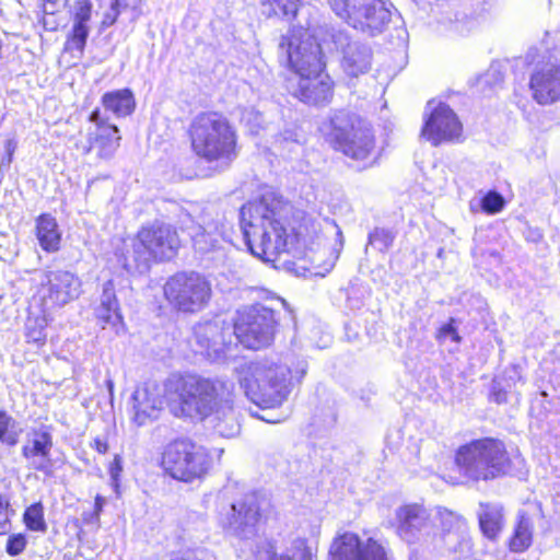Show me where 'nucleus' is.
Instances as JSON below:
<instances>
[{
    "mask_svg": "<svg viewBox=\"0 0 560 560\" xmlns=\"http://www.w3.org/2000/svg\"><path fill=\"white\" fill-rule=\"evenodd\" d=\"M279 58L294 71L289 80V91L300 101L320 105L332 96V82L324 73V62L319 44L306 32L293 31L283 35L278 46Z\"/></svg>",
    "mask_w": 560,
    "mask_h": 560,
    "instance_id": "nucleus-1",
    "label": "nucleus"
},
{
    "mask_svg": "<svg viewBox=\"0 0 560 560\" xmlns=\"http://www.w3.org/2000/svg\"><path fill=\"white\" fill-rule=\"evenodd\" d=\"M285 205L272 195L249 201L241 208V228L250 253L266 261H275L287 252L290 235L281 222Z\"/></svg>",
    "mask_w": 560,
    "mask_h": 560,
    "instance_id": "nucleus-2",
    "label": "nucleus"
},
{
    "mask_svg": "<svg viewBox=\"0 0 560 560\" xmlns=\"http://www.w3.org/2000/svg\"><path fill=\"white\" fill-rule=\"evenodd\" d=\"M233 387L231 382L220 378L174 373L165 380L163 392L167 399L178 401L180 416L205 419L232 396Z\"/></svg>",
    "mask_w": 560,
    "mask_h": 560,
    "instance_id": "nucleus-3",
    "label": "nucleus"
},
{
    "mask_svg": "<svg viewBox=\"0 0 560 560\" xmlns=\"http://www.w3.org/2000/svg\"><path fill=\"white\" fill-rule=\"evenodd\" d=\"M179 244L178 234L170 224L154 222L142 226L122 254V266L128 272H145L152 261L173 258Z\"/></svg>",
    "mask_w": 560,
    "mask_h": 560,
    "instance_id": "nucleus-4",
    "label": "nucleus"
},
{
    "mask_svg": "<svg viewBox=\"0 0 560 560\" xmlns=\"http://www.w3.org/2000/svg\"><path fill=\"white\" fill-rule=\"evenodd\" d=\"M290 370L268 361L248 362L241 368L240 384L248 399L261 408H275L290 393Z\"/></svg>",
    "mask_w": 560,
    "mask_h": 560,
    "instance_id": "nucleus-5",
    "label": "nucleus"
},
{
    "mask_svg": "<svg viewBox=\"0 0 560 560\" xmlns=\"http://www.w3.org/2000/svg\"><path fill=\"white\" fill-rule=\"evenodd\" d=\"M459 472L472 481L500 478L509 471L510 457L502 441L492 438L462 445L455 456Z\"/></svg>",
    "mask_w": 560,
    "mask_h": 560,
    "instance_id": "nucleus-6",
    "label": "nucleus"
},
{
    "mask_svg": "<svg viewBox=\"0 0 560 560\" xmlns=\"http://www.w3.org/2000/svg\"><path fill=\"white\" fill-rule=\"evenodd\" d=\"M194 152L209 162L235 156L236 136L229 120L215 112L201 113L190 124Z\"/></svg>",
    "mask_w": 560,
    "mask_h": 560,
    "instance_id": "nucleus-7",
    "label": "nucleus"
},
{
    "mask_svg": "<svg viewBox=\"0 0 560 560\" xmlns=\"http://www.w3.org/2000/svg\"><path fill=\"white\" fill-rule=\"evenodd\" d=\"M327 140L332 148L354 161H366L375 149L371 126L358 115L340 110L329 122Z\"/></svg>",
    "mask_w": 560,
    "mask_h": 560,
    "instance_id": "nucleus-8",
    "label": "nucleus"
},
{
    "mask_svg": "<svg viewBox=\"0 0 560 560\" xmlns=\"http://www.w3.org/2000/svg\"><path fill=\"white\" fill-rule=\"evenodd\" d=\"M278 325V312L272 305L255 303L236 311L233 328L244 347L258 350L272 343Z\"/></svg>",
    "mask_w": 560,
    "mask_h": 560,
    "instance_id": "nucleus-9",
    "label": "nucleus"
},
{
    "mask_svg": "<svg viewBox=\"0 0 560 560\" xmlns=\"http://www.w3.org/2000/svg\"><path fill=\"white\" fill-rule=\"evenodd\" d=\"M207 450L189 439L168 443L162 454V467L172 478L191 482L203 477L210 468Z\"/></svg>",
    "mask_w": 560,
    "mask_h": 560,
    "instance_id": "nucleus-10",
    "label": "nucleus"
},
{
    "mask_svg": "<svg viewBox=\"0 0 560 560\" xmlns=\"http://www.w3.org/2000/svg\"><path fill=\"white\" fill-rule=\"evenodd\" d=\"M330 9L351 27L375 36L390 22V10L384 0H328Z\"/></svg>",
    "mask_w": 560,
    "mask_h": 560,
    "instance_id": "nucleus-11",
    "label": "nucleus"
},
{
    "mask_svg": "<svg viewBox=\"0 0 560 560\" xmlns=\"http://www.w3.org/2000/svg\"><path fill=\"white\" fill-rule=\"evenodd\" d=\"M212 289L210 281L202 275L177 272L164 284V296L168 304L183 313H197L210 302Z\"/></svg>",
    "mask_w": 560,
    "mask_h": 560,
    "instance_id": "nucleus-12",
    "label": "nucleus"
},
{
    "mask_svg": "<svg viewBox=\"0 0 560 560\" xmlns=\"http://www.w3.org/2000/svg\"><path fill=\"white\" fill-rule=\"evenodd\" d=\"M180 223L189 230L196 250L209 253L221 248L228 241V228L221 215L213 208H206L199 212L197 220L188 210H183L179 215Z\"/></svg>",
    "mask_w": 560,
    "mask_h": 560,
    "instance_id": "nucleus-13",
    "label": "nucleus"
},
{
    "mask_svg": "<svg viewBox=\"0 0 560 560\" xmlns=\"http://www.w3.org/2000/svg\"><path fill=\"white\" fill-rule=\"evenodd\" d=\"M330 560H390V551L373 537L361 539L354 533H345L334 539Z\"/></svg>",
    "mask_w": 560,
    "mask_h": 560,
    "instance_id": "nucleus-14",
    "label": "nucleus"
},
{
    "mask_svg": "<svg viewBox=\"0 0 560 560\" xmlns=\"http://www.w3.org/2000/svg\"><path fill=\"white\" fill-rule=\"evenodd\" d=\"M259 520L258 498L249 493L230 505L228 512L221 517V524L231 535L249 539L257 534Z\"/></svg>",
    "mask_w": 560,
    "mask_h": 560,
    "instance_id": "nucleus-15",
    "label": "nucleus"
},
{
    "mask_svg": "<svg viewBox=\"0 0 560 560\" xmlns=\"http://www.w3.org/2000/svg\"><path fill=\"white\" fill-rule=\"evenodd\" d=\"M394 526L396 535L408 545L424 541L431 532L429 511L419 503H408L395 510Z\"/></svg>",
    "mask_w": 560,
    "mask_h": 560,
    "instance_id": "nucleus-16",
    "label": "nucleus"
},
{
    "mask_svg": "<svg viewBox=\"0 0 560 560\" xmlns=\"http://www.w3.org/2000/svg\"><path fill=\"white\" fill-rule=\"evenodd\" d=\"M39 294L47 310L63 306L80 296L81 280L70 271H47Z\"/></svg>",
    "mask_w": 560,
    "mask_h": 560,
    "instance_id": "nucleus-17",
    "label": "nucleus"
},
{
    "mask_svg": "<svg viewBox=\"0 0 560 560\" xmlns=\"http://www.w3.org/2000/svg\"><path fill=\"white\" fill-rule=\"evenodd\" d=\"M199 352L210 360H220L235 337L234 328L222 319L199 323L194 329Z\"/></svg>",
    "mask_w": 560,
    "mask_h": 560,
    "instance_id": "nucleus-18",
    "label": "nucleus"
},
{
    "mask_svg": "<svg viewBox=\"0 0 560 560\" xmlns=\"http://www.w3.org/2000/svg\"><path fill=\"white\" fill-rule=\"evenodd\" d=\"M332 44L341 55V67L351 78H358L369 72L372 66V49L352 39L348 33L338 31L331 35Z\"/></svg>",
    "mask_w": 560,
    "mask_h": 560,
    "instance_id": "nucleus-19",
    "label": "nucleus"
},
{
    "mask_svg": "<svg viewBox=\"0 0 560 560\" xmlns=\"http://www.w3.org/2000/svg\"><path fill=\"white\" fill-rule=\"evenodd\" d=\"M432 103H428L427 110L430 109L428 118L421 131V136L433 145H439L443 141L457 139L462 132V124L453 109L443 103L431 108Z\"/></svg>",
    "mask_w": 560,
    "mask_h": 560,
    "instance_id": "nucleus-20",
    "label": "nucleus"
},
{
    "mask_svg": "<svg viewBox=\"0 0 560 560\" xmlns=\"http://www.w3.org/2000/svg\"><path fill=\"white\" fill-rule=\"evenodd\" d=\"M165 395L155 382H147L137 387L132 394L133 419L138 425H143L148 420L158 417L164 404Z\"/></svg>",
    "mask_w": 560,
    "mask_h": 560,
    "instance_id": "nucleus-21",
    "label": "nucleus"
},
{
    "mask_svg": "<svg viewBox=\"0 0 560 560\" xmlns=\"http://www.w3.org/2000/svg\"><path fill=\"white\" fill-rule=\"evenodd\" d=\"M529 86L533 97L539 104L560 101V68L555 65L539 68L532 74Z\"/></svg>",
    "mask_w": 560,
    "mask_h": 560,
    "instance_id": "nucleus-22",
    "label": "nucleus"
},
{
    "mask_svg": "<svg viewBox=\"0 0 560 560\" xmlns=\"http://www.w3.org/2000/svg\"><path fill=\"white\" fill-rule=\"evenodd\" d=\"M446 548L453 553H464L469 550L470 544L464 536L465 522L462 516L447 509L436 512Z\"/></svg>",
    "mask_w": 560,
    "mask_h": 560,
    "instance_id": "nucleus-23",
    "label": "nucleus"
},
{
    "mask_svg": "<svg viewBox=\"0 0 560 560\" xmlns=\"http://www.w3.org/2000/svg\"><path fill=\"white\" fill-rule=\"evenodd\" d=\"M92 3L90 0H77L73 7V26L68 38L67 48L83 52L90 33L88 22L92 16Z\"/></svg>",
    "mask_w": 560,
    "mask_h": 560,
    "instance_id": "nucleus-24",
    "label": "nucleus"
},
{
    "mask_svg": "<svg viewBox=\"0 0 560 560\" xmlns=\"http://www.w3.org/2000/svg\"><path fill=\"white\" fill-rule=\"evenodd\" d=\"M485 11V0H459L453 4L448 21L456 32L464 34L474 27L476 20Z\"/></svg>",
    "mask_w": 560,
    "mask_h": 560,
    "instance_id": "nucleus-25",
    "label": "nucleus"
},
{
    "mask_svg": "<svg viewBox=\"0 0 560 560\" xmlns=\"http://www.w3.org/2000/svg\"><path fill=\"white\" fill-rule=\"evenodd\" d=\"M120 136L116 126H105L101 130L89 131L88 144L83 152L89 154L93 149L97 150L101 159H110L119 147Z\"/></svg>",
    "mask_w": 560,
    "mask_h": 560,
    "instance_id": "nucleus-26",
    "label": "nucleus"
},
{
    "mask_svg": "<svg viewBox=\"0 0 560 560\" xmlns=\"http://www.w3.org/2000/svg\"><path fill=\"white\" fill-rule=\"evenodd\" d=\"M214 431L223 438H233L240 432V424L233 407V395L221 401L209 416Z\"/></svg>",
    "mask_w": 560,
    "mask_h": 560,
    "instance_id": "nucleus-27",
    "label": "nucleus"
},
{
    "mask_svg": "<svg viewBox=\"0 0 560 560\" xmlns=\"http://www.w3.org/2000/svg\"><path fill=\"white\" fill-rule=\"evenodd\" d=\"M102 104L106 110L117 117H126L132 114L136 107L133 93L129 89L107 92L102 96Z\"/></svg>",
    "mask_w": 560,
    "mask_h": 560,
    "instance_id": "nucleus-28",
    "label": "nucleus"
},
{
    "mask_svg": "<svg viewBox=\"0 0 560 560\" xmlns=\"http://www.w3.org/2000/svg\"><path fill=\"white\" fill-rule=\"evenodd\" d=\"M478 520L483 535L490 539L495 538L502 529V506L495 503H480Z\"/></svg>",
    "mask_w": 560,
    "mask_h": 560,
    "instance_id": "nucleus-29",
    "label": "nucleus"
},
{
    "mask_svg": "<svg viewBox=\"0 0 560 560\" xmlns=\"http://www.w3.org/2000/svg\"><path fill=\"white\" fill-rule=\"evenodd\" d=\"M36 235L40 247L46 252L59 249L60 233L56 219L49 214H42L36 221Z\"/></svg>",
    "mask_w": 560,
    "mask_h": 560,
    "instance_id": "nucleus-30",
    "label": "nucleus"
},
{
    "mask_svg": "<svg viewBox=\"0 0 560 560\" xmlns=\"http://www.w3.org/2000/svg\"><path fill=\"white\" fill-rule=\"evenodd\" d=\"M533 527V522L526 514L518 515V522L510 540L512 551L523 552L532 545Z\"/></svg>",
    "mask_w": 560,
    "mask_h": 560,
    "instance_id": "nucleus-31",
    "label": "nucleus"
},
{
    "mask_svg": "<svg viewBox=\"0 0 560 560\" xmlns=\"http://www.w3.org/2000/svg\"><path fill=\"white\" fill-rule=\"evenodd\" d=\"M52 436L46 431H35L22 447L24 457L50 456Z\"/></svg>",
    "mask_w": 560,
    "mask_h": 560,
    "instance_id": "nucleus-32",
    "label": "nucleus"
},
{
    "mask_svg": "<svg viewBox=\"0 0 560 560\" xmlns=\"http://www.w3.org/2000/svg\"><path fill=\"white\" fill-rule=\"evenodd\" d=\"M300 0H261L264 13L268 16L294 18L299 10Z\"/></svg>",
    "mask_w": 560,
    "mask_h": 560,
    "instance_id": "nucleus-33",
    "label": "nucleus"
},
{
    "mask_svg": "<svg viewBox=\"0 0 560 560\" xmlns=\"http://www.w3.org/2000/svg\"><path fill=\"white\" fill-rule=\"evenodd\" d=\"M23 429L8 412L0 410V442L8 446H15Z\"/></svg>",
    "mask_w": 560,
    "mask_h": 560,
    "instance_id": "nucleus-34",
    "label": "nucleus"
},
{
    "mask_svg": "<svg viewBox=\"0 0 560 560\" xmlns=\"http://www.w3.org/2000/svg\"><path fill=\"white\" fill-rule=\"evenodd\" d=\"M23 522L27 529L33 532L46 533L47 524L44 518V506L40 502L30 505L24 514Z\"/></svg>",
    "mask_w": 560,
    "mask_h": 560,
    "instance_id": "nucleus-35",
    "label": "nucleus"
},
{
    "mask_svg": "<svg viewBox=\"0 0 560 560\" xmlns=\"http://www.w3.org/2000/svg\"><path fill=\"white\" fill-rule=\"evenodd\" d=\"M314 553L305 539H295L288 553L275 555L270 560H313Z\"/></svg>",
    "mask_w": 560,
    "mask_h": 560,
    "instance_id": "nucleus-36",
    "label": "nucleus"
},
{
    "mask_svg": "<svg viewBox=\"0 0 560 560\" xmlns=\"http://www.w3.org/2000/svg\"><path fill=\"white\" fill-rule=\"evenodd\" d=\"M13 515L14 510L11 508L10 498L0 493V536L8 535L11 532Z\"/></svg>",
    "mask_w": 560,
    "mask_h": 560,
    "instance_id": "nucleus-37",
    "label": "nucleus"
},
{
    "mask_svg": "<svg viewBox=\"0 0 560 560\" xmlns=\"http://www.w3.org/2000/svg\"><path fill=\"white\" fill-rule=\"evenodd\" d=\"M480 207L485 212L494 214L503 209L504 199L499 192L489 191L481 198Z\"/></svg>",
    "mask_w": 560,
    "mask_h": 560,
    "instance_id": "nucleus-38",
    "label": "nucleus"
},
{
    "mask_svg": "<svg viewBox=\"0 0 560 560\" xmlns=\"http://www.w3.org/2000/svg\"><path fill=\"white\" fill-rule=\"evenodd\" d=\"M26 338L28 342L43 345L46 340L43 320L28 319L25 325Z\"/></svg>",
    "mask_w": 560,
    "mask_h": 560,
    "instance_id": "nucleus-39",
    "label": "nucleus"
},
{
    "mask_svg": "<svg viewBox=\"0 0 560 560\" xmlns=\"http://www.w3.org/2000/svg\"><path fill=\"white\" fill-rule=\"evenodd\" d=\"M96 317L102 324L103 328L106 325L116 326L121 322V315L119 313V308L106 307L103 305H98L95 311Z\"/></svg>",
    "mask_w": 560,
    "mask_h": 560,
    "instance_id": "nucleus-40",
    "label": "nucleus"
},
{
    "mask_svg": "<svg viewBox=\"0 0 560 560\" xmlns=\"http://www.w3.org/2000/svg\"><path fill=\"white\" fill-rule=\"evenodd\" d=\"M26 545L27 540L24 534H12L8 538L5 551L9 556L15 557L24 551Z\"/></svg>",
    "mask_w": 560,
    "mask_h": 560,
    "instance_id": "nucleus-41",
    "label": "nucleus"
},
{
    "mask_svg": "<svg viewBox=\"0 0 560 560\" xmlns=\"http://www.w3.org/2000/svg\"><path fill=\"white\" fill-rule=\"evenodd\" d=\"M394 241V234L385 229H375L370 234V243L371 244H378L380 249H386L388 248Z\"/></svg>",
    "mask_w": 560,
    "mask_h": 560,
    "instance_id": "nucleus-42",
    "label": "nucleus"
},
{
    "mask_svg": "<svg viewBox=\"0 0 560 560\" xmlns=\"http://www.w3.org/2000/svg\"><path fill=\"white\" fill-rule=\"evenodd\" d=\"M100 305H103L106 307L119 308L118 301H117L116 294H115L114 282L112 280L106 281L103 285V292L101 295Z\"/></svg>",
    "mask_w": 560,
    "mask_h": 560,
    "instance_id": "nucleus-43",
    "label": "nucleus"
},
{
    "mask_svg": "<svg viewBox=\"0 0 560 560\" xmlns=\"http://www.w3.org/2000/svg\"><path fill=\"white\" fill-rule=\"evenodd\" d=\"M120 5H121V0H115L112 3L109 11L105 13L104 19L102 21L103 27H108L116 22L118 15L120 13V10H119Z\"/></svg>",
    "mask_w": 560,
    "mask_h": 560,
    "instance_id": "nucleus-44",
    "label": "nucleus"
},
{
    "mask_svg": "<svg viewBox=\"0 0 560 560\" xmlns=\"http://www.w3.org/2000/svg\"><path fill=\"white\" fill-rule=\"evenodd\" d=\"M105 503H106V499L104 497L97 494L95 497V502H94V512L89 515H84V521L88 523H98L100 514L102 513L103 506L105 505Z\"/></svg>",
    "mask_w": 560,
    "mask_h": 560,
    "instance_id": "nucleus-45",
    "label": "nucleus"
},
{
    "mask_svg": "<svg viewBox=\"0 0 560 560\" xmlns=\"http://www.w3.org/2000/svg\"><path fill=\"white\" fill-rule=\"evenodd\" d=\"M35 470L47 471L50 467V456L25 457Z\"/></svg>",
    "mask_w": 560,
    "mask_h": 560,
    "instance_id": "nucleus-46",
    "label": "nucleus"
},
{
    "mask_svg": "<svg viewBox=\"0 0 560 560\" xmlns=\"http://www.w3.org/2000/svg\"><path fill=\"white\" fill-rule=\"evenodd\" d=\"M336 243H335V247H334V254H332V260L329 262V267L327 268V270L331 269L336 262V260L338 259L339 257V254L343 247V236H342V232L341 230L337 226V230H336Z\"/></svg>",
    "mask_w": 560,
    "mask_h": 560,
    "instance_id": "nucleus-47",
    "label": "nucleus"
},
{
    "mask_svg": "<svg viewBox=\"0 0 560 560\" xmlns=\"http://www.w3.org/2000/svg\"><path fill=\"white\" fill-rule=\"evenodd\" d=\"M479 81L480 83H489L491 81H493V83H499L502 81V75L495 67L491 66L490 69L479 79Z\"/></svg>",
    "mask_w": 560,
    "mask_h": 560,
    "instance_id": "nucleus-48",
    "label": "nucleus"
},
{
    "mask_svg": "<svg viewBox=\"0 0 560 560\" xmlns=\"http://www.w3.org/2000/svg\"><path fill=\"white\" fill-rule=\"evenodd\" d=\"M66 0H43V10L46 14H54L65 5Z\"/></svg>",
    "mask_w": 560,
    "mask_h": 560,
    "instance_id": "nucleus-49",
    "label": "nucleus"
},
{
    "mask_svg": "<svg viewBox=\"0 0 560 560\" xmlns=\"http://www.w3.org/2000/svg\"><path fill=\"white\" fill-rule=\"evenodd\" d=\"M90 121L95 124V130H101L105 126H112L110 124H107V121L102 118L100 109H94L90 115Z\"/></svg>",
    "mask_w": 560,
    "mask_h": 560,
    "instance_id": "nucleus-50",
    "label": "nucleus"
},
{
    "mask_svg": "<svg viewBox=\"0 0 560 560\" xmlns=\"http://www.w3.org/2000/svg\"><path fill=\"white\" fill-rule=\"evenodd\" d=\"M121 470H122L121 459L118 456H116L109 467L110 478L114 481H117Z\"/></svg>",
    "mask_w": 560,
    "mask_h": 560,
    "instance_id": "nucleus-51",
    "label": "nucleus"
},
{
    "mask_svg": "<svg viewBox=\"0 0 560 560\" xmlns=\"http://www.w3.org/2000/svg\"><path fill=\"white\" fill-rule=\"evenodd\" d=\"M441 334L443 336H445V337L450 336L452 338V340L455 341V342H458L460 340V337L456 332V329H455V327L453 326L452 323H448V324L444 325L441 328Z\"/></svg>",
    "mask_w": 560,
    "mask_h": 560,
    "instance_id": "nucleus-52",
    "label": "nucleus"
},
{
    "mask_svg": "<svg viewBox=\"0 0 560 560\" xmlns=\"http://www.w3.org/2000/svg\"><path fill=\"white\" fill-rule=\"evenodd\" d=\"M13 150H14V147L12 145V141L8 140V142H7L8 159L1 160V167L4 165H9L11 163Z\"/></svg>",
    "mask_w": 560,
    "mask_h": 560,
    "instance_id": "nucleus-53",
    "label": "nucleus"
},
{
    "mask_svg": "<svg viewBox=\"0 0 560 560\" xmlns=\"http://www.w3.org/2000/svg\"><path fill=\"white\" fill-rule=\"evenodd\" d=\"M95 448L98 453L105 454L108 450V446L105 442L101 440H95Z\"/></svg>",
    "mask_w": 560,
    "mask_h": 560,
    "instance_id": "nucleus-54",
    "label": "nucleus"
},
{
    "mask_svg": "<svg viewBox=\"0 0 560 560\" xmlns=\"http://www.w3.org/2000/svg\"><path fill=\"white\" fill-rule=\"evenodd\" d=\"M107 385H108L109 390L112 392L113 390V382L112 381H107Z\"/></svg>",
    "mask_w": 560,
    "mask_h": 560,
    "instance_id": "nucleus-55",
    "label": "nucleus"
},
{
    "mask_svg": "<svg viewBox=\"0 0 560 560\" xmlns=\"http://www.w3.org/2000/svg\"><path fill=\"white\" fill-rule=\"evenodd\" d=\"M278 304H281V305H284V301L283 300H280V299H277L275 300Z\"/></svg>",
    "mask_w": 560,
    "mask_h": 560,
    "instance_id": "nucleus-56",
    "label": "nucleus"
}]
</instances>
